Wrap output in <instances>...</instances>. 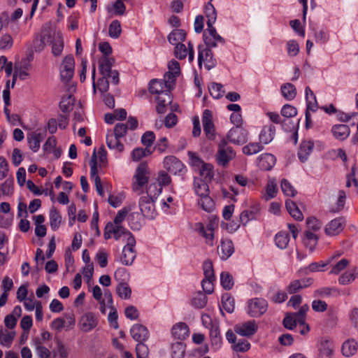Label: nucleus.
Instances as JSON below:
<instances>
[{
    "label": "nucleus",
    "mask_w": 358,
    "mask_h": 358,
    "mask_svg": "<svg viewBox=\"0 0 358 358\" xmlns=\"http://www.w3.org/2000/svg\"><path fill=\"white\" fill-rule=\"evenodd\" d=\"M304 236L303 243L305 246L308 248L310 252H313L317 244V236L309 230L305 232Z\"/></svg>",
    "instance_id": "72a5a7b5"
},
{
    "label": "nucleus",
    "mask_w": 358,
    "mask_h": 358,
    "mask_svg": "<svg viewBox=\"0 0 358 358\" xmlns=\"http://www.w3.org/2000/svg\"><path fill=\"white\" fill-rule=\"evenodd\" d=\"M268 308L267 301L262 298H254L248 302V313L253 317H258L266 313Z\"/></svg>",
    "instance_id": "0eeeda50"
},
{
    "label": "nucleus",
    "mask_w": 358,
    "mask_h": 358,
    "mask_svg": "<svg viewBox=\"0 0 358 358\" xmlns=\"http://www.w3.org/2000/svg\"><path fill=\"white\" fill-rule=\"evenodd\" d=\"M57 352L59 358H67L69 355V349L61 340H57Z\"/></svg>",
    "instance_id": "774afa93"
},
{
    "label": "nucleus",
    "mask_w": 358,
    "mask_h": 358,
    "mask_svg": "<svg viewBox=\"0 0 358 358\" xmlns=\"http://www.w3.org/2000/svg\"><path fill=\"white\" fill-rule=\"evenodd\" d=\"M234 252V244L229 239H223L218 248V254L222 259L226 260L232 255Z\"/></svg>",
    "instance_id": "393cba45"
},
{
    "label": "nucleus",
    "mask_w": 358,
    "mask_h": 358,
    "mask_svg": "<svg viewBox=\"0 0 358 358\" xmlns=\"http://www.w3.org/2000/svg\"><path fill=\"white\" fill-rule=\"evenodd\" d=\"M186 33L184 30L175 29L169 34L168 40L172 45H177V44L181 43L182 41H184Z\"/></svg>",
    "instance_id": "4c0bfd02"
},
{
    "label": "nucleus",
    "mask_w": 358,
    "mask_h": 358,
    "mask_svg": "<svg viewBox=\"0 0 358 358\" xmlns=\"http://www.w3.org/2000/svg\"><path fill=\"white\" fill-rule=\"evenodd\" d=\"M13 45L12 36L8 34H5L0 38V50H9Z\"/></svg>",
    "instance_id": "338daca9"
},
{
    "label": "nucleus",
    "mask_w": 358,
    "mask_h": 358,
    "mask_svg": "<svg viewBox=\"0 0 358 358\" xmlns=\"http://www.w3.org/2000/svg\"><path fill=\"white\" fill-rule=\"evenodd\" d=\"M74 59L72 56H66L60 66L61 80L64 82H69L73 76L74 72Z\"/></svg>",
    "instance_id": "ddd939ff"
},
{
    "label": "nucleus",
    "mask_w": 358,
    "mask_h": 358,
    "mask_svg": "<svg viewBox=\"0 0 358 358\" xmlns=\"http://www.w3.org/2000/svg\"><path fill=\"white\" fill-rule=\"evenodd\" d=\"M199 174L203 178V180L210 182L214 177L213 166L208 163H205L199 169Z\"/></svg>",
    "instance_id": "a19ab883"
},
{
    "label": "nucleus",
    "mask_w": 358,
    "mask_h": 358,
    "mask_svg": "<svg viewBox=\"0 0 358 358\" xmlns=\"http://www.w3.org/2000/svg\"><path fill=\"white\" fill-rule=\"evenodd\" d=\"M211 48L206 47L203 45H199L198 47V63L199 66H201L202 62H204L205 67L208 70L214 68L217 64V61L213 57V54L210 50Z\"/></svg>",
    "instance_id": "1a4fd4ad"
},
{
    "label": "nucleus",
    "mask_w": 358,
    "mask_h": 358,
    "mask_svg": "<svg viewBox=\"0 0 358 358\" xmlns=\"http://www.w3.org/2000/svg\"><path fill=\"white\" fill-rule=\"evenodd\" d=\"M208 90L210 95L214 99H220L224 95V93L223 85L217 83H213L208 87Z\"/></svg>",
    "instance_id": "13d9d810"
},
{
    "label": "nucleus",
    "mask_w": 358,
    "mask_h": 358,
    "mask_svg": "<svg viewBox=\"0 0 358 358\" xmlns=\"http://www.w3.org/2000/svg\"><path fill=\"white\" fill-rule=\"evenodd\" d=\"M149 92L157 96V113H164L166 106L172 101L170 91L166 88V83H164L163 80L161 79H152L149 83Z\"/></svg>",
    "instance_id": "f257e3e1"
},
{
    "label": "nucleus",
    "mask_w": 358,
    "mask_h": 358,
    "mask_svg": "<svg viewBox=\"0 0 358 358\" xmlns=\"http://www.w3.org/2000/svg\"><path fill=\"white\" fill-rule=\"evenodd\" d=\"M261 205L258 201H252L249 208L240 214V222L246 225L250 221L259 219L261 215Z\"/></svg>",
    "instance_id": "9d476101"
},
{
    "label": "nucleus",
    "mask_w": 358,
    "mask_h": 358,
    "mask_svg": "<svg viewBox=\"0 0 358 358\" xmlns=\"http://www.w3.org/2000/svg\"><path fill=\"white\" fill-rule=\"evenodd\" d=\"M222 303L223 308L229 313H231L234 310V299L228 294L222 297Z\"/></svg>",
    "instance_id": "e2e57ef3"
},
{
    "label": "nucleus",
    "mask_w": 358,
    "mask_h": 358,
    "mask_svg": "<svg viewBox=\"0 0 358 358\" xmlns=\"http://www.w3.org/2000/svg\"><path fill=\"white\" fill-rule=\"evenodd\" d=\"M131 337L138 343L145 341L149 337V331L141 324H136L130 329Z\"/></svg>",
    "instance_id": "412c9836"
},
{
    "label": "nucleus",
    "mask_w": 358,
    "mask_h": 358,
    "mask_svg": "<svg viewBox=\"0 0 358 358\" xmlns=\"http://www.w3.org/2000/svg\"><path fill=\"white\" fill-rule=\"evenodd\" d=\"M275 245L280 249H285L289 242V235L285 231H280L275 236Z\"/></svg>",
    "instance_id": "49530a36"
},
{
    "label": "nucleus",
    "mask_w": 358,
    "mask_h": 358,
    "mask_svg": "<svg viewBox=\"0 0 358 358\" xmlns=\"http://www.w3.org/2000/svg\"><path fill=\"white\" fill-rule=\"evenodd\" d=\"M306 99L307 102V108L308 111L315 112L317 109V103L315 95L313 92L310 90L309 87H306Z\"/></svg>",
    "instance_id": "f704fd0d"
},
{
    "label": "nucleus",
    "mask_w": 358,
    "mask_h": 358,
    "mask_svg": "<svg viewBox=\"0 0 358 358\" xmlns=\"http://www.w3.org/2000/svg\"><path fill=\"white\" fill-rule=\"evenodd\" d=\"M75 98L71 94L64 96L59 103V108L62 112H69L73 109Z\"/></svg>",
    "instance_id": "09e8293b"
},
{
    "label": "nucleus",
    "mask_w": 358,
    "mask_h": 358,
    "mask_svg": "<svg viewBox=\"0 0 358 358\" xmlns=\"http://www.w3.org/2000/svg\"><path fill=\"white\" fill-rule=\"evenodd\" d=\"M278 192L276 183L274 180H269L266 187V194L264 199L266 201L275 196Z\"/></svg>",
    "instance_id": "4d7b16f0"
},
{
    "label": "nucleus",
    "mask_w": 358,
    "mask_h": 358,
    "mask_svg": "<svg viewBox=\"0 0 358 358\" xmlns=\"http://www.w3.org/2000/svg\"><path fill=\"white\" fill-rule=\"evenodd\" d=\"M286 47L287 55L291 57H296L299 52V45L295 40L288 41L286 43Z\"/></svg>",
    "instance_id": "0e129e2a"
},
{
    "label": "nucleus",
    "mask_w": 358,
    "mask_h": 358,
    "mask_svg": "<svg viewBox=\"0 0 358 358\" xmlns=\"http://www.w3.org/2000/svg\"><path fill=\"white\" fill-rule=\"evenodd\" d=\"M207 181L200 178L194 179V190L195 194L199 197L198 204L205 211L210 213L214 209V201L209 196L210 189Z\"/></svg>",
    "instance_id": "f03ea898"
},
{
    "label": "nucleus",
    "mask_w": 358,
    "mask_h": 358,
    "mask_svg": "<svg viewBox=\"0 0 358 358\" xmlns=\"http://www.w3.org/2000/svg\"><path fill=\"white\" fill-rule=\"evenodd\" d=\"M281 189L284 194L288 196H294L296 194V189L289 182V181L286 179H282L281 180Z\"/></svg>",
    "instance_id": "69168bd1"
},
{
    "label": "nucleus",
    "mask_w": 358,
    "mask_h": 358,
    "mask_svg": "<svg viewBox=\"0 0 358 358\" xmlns=\"http://www.w3.org/2000/svg\"><path fill=\"white\" fill-rule=\"evenodd\" d=\"M205 14L207 20V27L213 25L217 19V13L215 7L213 6L211 2H208L205 6Z\"/></svg>",
    "instance_id": "a18cd8bd"
},
{
    "label": "nucleus",
    "mask_w": 358,
    "mask_h": 358,
    "mask_svg": "<svg viewBox=\"0 0 358 358\" xmlns=\"http://www.w3.org/2000/svg\"><path fill=\"white\" fill-rule=\"evenodd\" d=\"M155 200L148 196H141L139 199L138 206L142 215L148 219L153 220L157 213L155 206Z\"/></svg>",
    "instance_id": "6e6552de"
},
{
    "label": "nucleus",
    "mask_w": 358,
    "mask_h": 358,
    "mask_svg": "<svg viewBox=\"0 0 358 358\" xmlns=\"http://www.w3.org/2000/svg\"><path fill=\"white\" fill-rule=\"evenodd\" d=\"M52 338V334L45 330H42L38 336L34 337L31 339V345L36 346V343H40V345H44L46 341H50Z\"/></svg>",
    "instance_id": "5fc2aeb1"
},
{
    "label": "nucleus",
    "mask_w": 358,
    "mask_h": 358,
    "mask_svg": "<svg viewBox=\"0 0 358 358\" xmlns=\"http://www.w3.org/2000/svg\"><path fill=\"white\" fill-rule=\"evenodd\" d=\"M113 59L108 57H103L99 62V70L102 76H106L112 71L111 68L113 64Z\"/></svg>",
    "instance_id": "c03bdc74"
},
{
    "label": "nucleus",
    "mask_w": 358,
    "mask_h": 358,
    "mask_svg": "<svg viewBox=\"0 0 358 358\" xmlns=\"http://www.w3.org/2000/svg\"><path fill=\"white\" fill-rule=\"evenodd\" d=\"M173 336L178 340H184L189 335V329L185 322H178L172 327Z\"/></svg>",
    "instance_id": "bb28decb"
},
{
    "label": "nucleus",
    "mask_w": 358,
    "mask_h": 358,
    "mask_svg": "<svg viewBox=\"0 0 358 358\" xmlns=\"http://www.w3.org/2000/svg\"><path fill=\"white\" fill-rule=\"evenodd\" d=\"M236 156L231 147L229 146L226 139H222L218 143L216 160L219 165L226 166Z\"/></svg>",
    "instance_id": "39448f33"
},
{
    "label": "nucleus",
    "mask_w": 358,
    "mask_h": 358,
    "mask_svg": "<svg viewBox=\"0 0 358 358\" xmlns=\"http://www.w3.org/2000/svg\"><path fill=\"white\" fill-rule=\"evenodd\" d=\"M176 57L179 59H185L188 55V59L191 62L194 60V48L191 42L188 43V48L182 43H178L175 47Z\"/></svg>",
    "instance_id": "aec40b11"
},
{
    "label": "nucleus",
    "mask_w": 358,
    "mask_h": 358,
    "mask_svg": "<svg viewBox=\"0 0 358 358\" xmlns=\"http://www.w3.org/2000/svg\"><path fill=\"white\" fill-rule=\"evenodd\" d=\"M201 120L206 138L213 140L215 137V129L212 112L208 109L204 110Z\"/></svg>",
    "instance_id": "f8f14e48"
},
{
    "label": "nucleus",
    "mask_w": 358,
    "mask_h": 358,
    "mask_svg": "<svg viewBox=\"0 0 358 358\" xmlns=\"http://www.w3.org/2000/svg\"><path fill=\"white\" fill-rule=\"evenodd\" d=\"M164 168L173 175L183 176L186 171L185 166L175 156H166L163 161Z\"/></svg>",
    "instance_id": "423d86ee"
},
{
    "label": "nucleus",
    "mask_w": 358,
    "mask_h": 358,
    "mask_svg": "<svg viewBox=\"0 0 358 358\" xmlns=\"http://www.w3.org/2000/svg\"><path fill=\"white\" fill-rule=\"evenodd\" d=\"M50 225L52 231H57L62 223V215L55 208L52 207L49 213Z\"/></svg>",
    "instance_id": "2f4dec72"
},
{
    "label": "nucleus",
    "mask_w": 358,
    "mask_h": 358,
    "mask_svg": "<svg viewBox=\"0 0 358 358\" xmlns=\"http://www.w3.org/2000/svg\"><path fill=\"white\" fill-rule=\"evenodd\" d=\"M358 278V268H354L350 271H345L338 278V283L345 285L352 282Z\"/></svg>",
    "instance_id": "7c9ffc66"
},
{
    "label": "nucleus",
    "mask_w": 358,
    "mask_h": 358,
    "mask_svg": "<svg viewBox=\"0 0 358 358\" xmlns=\"http://www.w3.org/2000/svg\"><path fill=\"white\" fill-rule=\"evenodd\" d=\"M203 38L205 45L208 48H215L219 44L225 43V40L217 34L213 25L207 27L203 32Z\"/></svg>",
    "instance_id": "9b49d317"
},
{
    "label": "nucleus",
    "mask_w": 358,
    "mask_h": 358,
    "mask_svg": "<svg viewBox=\"0 0 358 358\" xmlns=\"http://www.w3.org/2000/svg\"><path fill=\"white\" fill-rule=\"evenodd\" d=\"M264 149V146L259 143H250L243 148V152L247 155L257 154Z\"/></svg>",
    "instance_id": "864d4df0"
},
{
    "label": "nucleus",
    "mask_w": 358,
    "mask_h": 358,
    "mask_svg": "<svg viewBox=\"0 0 358 358\" xmlns=\"http://www.w3.org/2000/svg\"><path fill=\"white\" fill-rule=\"evenodd\" d=\"M152 153V150H151V149L137 148L132 151L131 157L134 161L137 162Z\"/></svg>",
    "instance_id": "bf43d9fd"
},
{
    "label": "nucleus",
    "mask_w": 358,
    "mask_h": 358,
    "mask_svg": "<svg viewBox=\"0 0 358 358\" xmlns=\"http://www.w3.org/2000/svg\"><path fill=\"white\" fill-rule=\"evenodd\" d=\"M331 132L335 138L344 141L349 136L350 129L346 124H336L332 127Z\"/></svg>",
    "instance_id": "c85d7f7f"
},
{
    "label": "nucleus",
    "mask_w": 358,
    "mask_h": 358,
    "mask_svg": "<svg viewBox=\"0 0 358 358\" xmlns=\"http://www.w3.org/2000/svg\"><path fill=\"white\" fill-rule=\"evenodd\" d=\"M345 222L341 217L332 220L325 227L324 231L327 236H336L344 229Z\"/></svg>",
    "instance_id": "4be33fe9"
},
{
    "label": "nucleus",
    "mask_w": 358,
    "mask_h": 358,
    "mask_svg": "<svg viewBox=\"0 0 358 358\" xmlns=\"http://www.w3.org/2000/svg\"><path fill=\"white\" fill-rule=\"evenodd\" d=\"M227 137L229 142L242 145L248 141V131L241 127H234L229 131Z\"/></svg>",
    "instance_id": "4468645a"
},
{
    "label": "nucleus",
    "mask_w": 358,
    "mask_h": 358,
    "mask_svg": "<svg viewBox=\"0 0 358 358\" xmlns=\"http://www.w3.org/2000/svg\"><path fill=\"white\" fill-rule=\"evenodd\" d=\"M318 358H332L333 343L331 341L322 338L318 345Z\"/></svg>",
    "instance_id": "b1692460"
},
{
    "label": "nucleus",
    "mask_w": 358,
    "mask_h": 358,
    "mask_svg": "<svg viewBox=\"0 0 358 358\" xmlns=\"http://www.w3.org/2000/svg\"><path fill=\"white\" fill-rule=\"evenodd\" d=\"M281 93L282 96L288 101L294 99L296 96V90L294 85L287 83L281 86Z\"/></svg>",
    "instance_id": "e433bc0d"
},
{
    "label": "nucleus",
    "mask_w": 358,
    "mask_h": 358,
    "mask_svg": "<svg viewBox=\"0 0 358 358\" xmlns=\"http://www.w3.org/2000/svg\"><path fill=\"white\" fill-rule=\"evenodd\" d=\"M314 143L312 141H303L301 142L298 152V157L301 162H305L313 152Z\"/></svg>",
    "instance_id": "a878e982"
},
{
    "label": "nucleus",
    "mask_w": 358,
    "mask_h": 358,
    "mask_svg": "<svg viewBox=\"0 0 358 358\" xmlns=\"http://www.w3.org/2000/svg\"><path fill=\"white\" fill-rule=\"evenodd\" d=\"M210 338L213 345L216 346L217 348H220L222 344V338L218 327L212 326L210 330Z\"/></svg>",
    "instance_id": "3c124183"
},
{
    "label": "nucleus",
    "mask_w": 358,
    "mask_h": 358,
    "mask_svg": "<svg viewBox=\"0 0 358 358\" xmlns=\"http://www.w3.org/2000/svg\"><path fill=\"white\" fill-rule=\"evenodd\" d=\"M104 238L108 240L113 236L115 240H120L123 238L126 243L130 238H135L133 234L122 225H115L112 222H108L104 229Z\"/></svg>",
    "instance_id": "20e7f679"
},
{
    "label": "nucleus",
    "mask_w": 358,
    "mask_h": 358,
    "mask_svg": "<svg viewBox=\"0 0 358 358\" xmlns=\"http://www.w3.org/2000/svg\"><path fill=\"white\" fill-rule=\"evenodd\" d=\"M98 324V318L93 313H86L82 315L79 320V326L83 332H89Z\"/></svg>",
    "instance_id": "a211bd4d"
},
{
    "label": "nucleus",
    "mask_w": 358,
    "mask_h": 358,
    "mask_svg": "<svg viewBox=\"0 0 358 358\" xmlns=\"http://www.w3.org/2000/svg\"><path fill=\"white\" fill-rule=\"evenodd\" d=\"M207 296L201 292L195 293L192 299L191 303L196 308H203L206 306Z\"/></svg>",
    "instance_id": "79ce46f5"
},
{
    "label": "nucleus",
    "mask_w": 358,
    "mask_h": 358,
    "mask_svg": "<svg viewBox=\"0 0 358 358\" xmlns=\"http://www.w3.org/2000/svg\"><path fill=\"white\" fill-rule=\"evenodd\" d=\"M162 191V187H160L156 182H151L146 187V195L143 196H148L149 198L156 200Z\"/></svg>",
    "instance_id": "37998d69"
},
{
    "label": "nucleus",
    "mask_w": 358,
    "mask_h": 358,
    "mask_svg": "<svg viewBox=\"0 0 358 358\" xmlns=\"http://www.w3.org/2000/svg\"><path fill=\"white\" fill-rule=\"evenodd\" d=\"M117 295L123 299H128L131 297V289L127 282H120L116 287Z\"/></svg>",
    "instance_id": "8fccbe9b"
},
{
    "label": "nucleus",
    "mask_w": 358,
    "mask_h": 358,
    "mask_svg": "<svg viewBox=\"0 0 358 358\" xmlns=\"http://www.w3.org/2000/svg\"><path fill=\"white\" fill-rule=\"evenodd\" d=\"M90 177L92 180L94 181L95 187L96 192L98 194L103 196L104 192L101 181V178L98 176V169H97V159H96V155L95 151L94 152L92 158L90 161Z\"/></svg>",
    "instance_id": "dca6fc26"
},
{
    "label": "nucleus",
    "mask_w": 358,
    "mask_h": 358,
    "mask_svg": "<svg viewBox=\"0 0 358 358\" xmlns=\"http://www.w3.org/2000/svg\"><path fill=\"white\" fill-rule=\"evenodd\" d=\"M148 166L145 163H141L138 166L136 170V173L134 176L132 185L133 190L136 192H138L139 194L143 193V188L144 185L148 183Z\"/></svg>",
    "instance_id": "7ed1b4c3"
},
{
    "label": "nucleus",
    "mask_w": 358,
    "mask_h": 358,
    "mask_svg": "<svg viewBox=\"0 0 358 358\" xmlns=\"http://www.w3.org/2000/svg\"><path fill=\"white\" fill-rule=\"evenodd\" d=\"M220 283L224 289H231L234 284L232 275L229 272H222L220 274Z\"/></svg>",
    "instance_id": "603ef678"
},
{
    "label": "nucleus",
    "mask_w": 358,
    "mask_h": 358,
    "mask_svg": "<svg viewBox=\"0 0 358 358\" xmlns=\"http://www.w3.org/2000/svg\"><path fill=\"white\" fill-rule=\"evenodd\" d=\"M257 329L258 327L255 320H250L237 324L234 327V331L236 334L246 337H250L254 335L257 332Z\"/></svg>",
    "instance_id": "f3484780"
},
{
    "label": "nucleus",
    "mask_w": 358,
    "mask_h": 358,
    "mask_svg": "<svg viewBox=\"0 0 358 358\" xmlns=\"http://www.w3.org/2000/svg\"><path fill=\"white\" fill-rule=\"evenodd\" d=\"M339 291L336 287H324L316 289L314 292L315 297H329L339 295Z\"/></svg>",
    "instance_id": "ea45409f"
},
{
    "label": "nucleus",
    "mask_w": 358,
    "mask_h": 358,
    "mask_svg": "<svg viewBox=\"0 0 358 358\" xmlns=\"http://www.w3.org/2000/svg\"><path fill=\"white\" fill-rule=\"evenodd\" d=\"M275 134V127L273 125L264 127L259 134L260 143L268 144L273 139Z\"/></svg>",
    "instance_id": "c756f323"
},
{
    "label": "nucleus",
    "mask_w": 358,
    "mask_h": 358,
    "mask_svg": "<svg viewBox=\"0 0 358 358\" xmlns=\"http://www.w3.org/2000/svg\"><path fill=\"white\" fill-rule=\"evenodd\" d=\"M119 137L113 134L112 133L108 134L106 136V144L110 149H116L119 152L124 150V145L120 141Z\"/></svg>",
    "instance_id": "58836bf2"
},
{
    "label": "nucleus",
    "mask_w": 358,
    "mask_h": 358,
    "mask_svg": "<svg viewBox=\"0 0 358 358\" xmlns=\"http://www.w3.org/2000/svg\"><path fill=\"white\" fill-rule=\"evenodd\" d=\"M44 138V134L38 131L31 132L27 135V141L29 148L34 152H36L39 148L41 142Z\"/></svg>",
    "instance_id": "cd10ccee"
},
{
    "label": "nucleus",
    "mask_w": 358,
    "mask_h": 358,
    "mask_svg": "<svg viewBox=\"0 0 358 358\" xmlns=\"http://www.w3.org/2000/svg\"><path fill=\"white\" fill-rule=\"evenodd\" d=\"M309 310V306L304 304L301 306L299 311L292 313L291 315L299 322V324H304L306 321V315Z\"/></svg>",
    "instance_id": "6e6d98bb"
},
{
    "label": "nucleus",
    "mask_w": 358,
    "mask_h": 358,
    "mask_svg": "<svg viewBox=\"0 0 358 358\" xmlns=\"http://www.w3.org/2000/svg\"><path fill=\"white\" fill-rule=\"evenodd\" d=\"M276 159L269 153L261 155L257 159L259 167L264 171H270L275 164Z\"/></svg>",
    "instance_id": "5701e85b"
},
{
    "label": "nucleus",
    "mask_w": 358,
    "mask_h": 358,
    "mask_svg": "<svg viewBox=\"0 0 358 358\" xmlns=\"http://www.w3.org/2000/svg\"><path fill=\"white\" fill-rule=\"evenodd\" d=\"M122 31L120 22L115 20L112 21L109 25L108 34L111 38H117L120 36Z\"/></svg>",
    "instance_id": "680f3d73"
},
{
    "label": "nucleus",
    "mask_w": 358,
    "mask_h": 358,
    "mask_svg": "<svg viewBox=\"0 0 358 358\" xmlns=\"http://www.w3.org/2000/svg\"><path fill=\"white\" fill-rule=\"evenodd\" d=\"M358 348V344L354 339H349L342 345L343 355L347 357L354 355Z\"/></svg>",
    "instance_id": "473e14b6"
},
{
    "label": "nucleus",
    "mask_w": 358,
    "mask_h": 358,
    "mask_svg": "<svg viewBox=\"0 0 358 358\" xmlns=\"http://www.w3.org/2000/svg\"><path fill=\"white\" fill-rule=\"evenodd\" d=\"M57 35L53 31L50 29H43L41 34L39 41H36L35 45L36 51H42L48 44H52L54 36Z\"/></svg>",
    "instance_id": "6ab92c4d"
},
{
    "label": "nucleus",
    "mask_w": 358,
    "mask_h": 358,
    "mask_svg": "<svg viewBox=\"0 0 358 358\" xmlns=\"http://www.w3.org/2000/svg\"><path fill=\"white\" fill-rule=\"evenodd\" d=\"M185 345L182 342H176L171 345L172 358H184Z\"/></svg>",
    "instance_id": "de8ad7c7"
},
{
    "label": "nucleus",
    "mask_w": 358,
    "mask_h": 358,
    "mask_svg": "<svg viewBox=\"0 0 358 358\" xmlns=\"http://www.w3.org/2000/svg\"><path fill=\"white\" fill-rule=\"evenodd\" d=\"M156 182L162 188L171 182V178L165 171H160L157 173Z\"/></svg>",
    "instance_id": "052dcab7"
},
{
    "label": "nucleus",
    "mask_w": 358,
    "mask_h": 358,
    "mask_svg": "<svg viewBox=\"0 0 358 358\" xmlns=\"http://www.w3.org/2000/svg\"><path fill=\"white\" fill-rule=\"evenodd\" d=\"M136 245V239L130 238L126 243V245L123 248L122 255L121 257V262L127 266L132 264L134 262L136 252L134 250Z\"/></svg>",
    "instance_id": "2eb2a0df"
},
{
    "label": "nucleus",
    "mask_w": 358,
    "mask_h": 358,
    "mask_svg": "<svg viewBox=\"0 0 358 358\" xmlns=\"http://www.w3.org/2000/svg\"><path fill=\"white\" fill-rule=\"evenodd\" d=\"M52 52L55 56H59L64 48V42L62 36L60 33H57L54 36L52 43Z\"/></svg>",
    "instance_id": "c9c22d12"
}]
</instances>
